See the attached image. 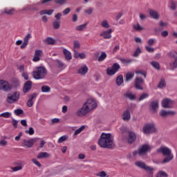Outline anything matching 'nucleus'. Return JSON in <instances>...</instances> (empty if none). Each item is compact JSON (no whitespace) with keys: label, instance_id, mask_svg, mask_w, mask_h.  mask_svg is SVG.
Masks as SVG:
<instances>
[{"label":"nucleus","instance_id":"obj_1","mask_svg":"<svg viewBox=\"0 0 177 177\" xmlns=\"http://www.w3.org/2000/svg\"><path fill=\"white\" fill-rule=\"evenodd\" d=\"M97 107V103L96 100L93 98L88 99L86 102L83 104L82 107L80 108L76 113L77 117H84L91 113L92 110H95Z\"/></svg>","mask_w":177,"mask_h":177},{"label":"nucleus","instance_id":"obj_2","mask_svg":"<svg viewBox=\"0 0 177 177\" xmlns=\"http://www.w3.org/2000/svg\"><path fill=\"white\" fill-rule=\"evenodd\" d=\"M98 145L100 147H103L104 149H113L115 145L114 139L111 133H102L98 140Z\"/></svg>","mask_w":177,"mask_h":177},{"label":"nucleus","instance_id":"obj_3","mask_svg":"<svg viewBox=\"0 0 177 177\" xmlns=\"http://www.w3.org/2000/svg\"><path fill=\"white\" fill-rule=\"evenodd\" d=\"M157 153H162L164 156H167L165 157L162 164H167V162H169V161H172L174 160V154H172V151L171 149L167 147H160L156 150Z\"/></svg>","mask_w":177,"mask_h":177},{"label":"nucleus","instance_id":"obj_4","mask_svg":"<svg viewBox=\"0 0 177 177\" xmlns=\"http://www.w3.org/2000/svg\"><path fill=\"white\" fill-rule=\"evenodd\" d=\"M48 71L45 67H37L32 73L35 80H42L46 76Z\"/></svg>","mask_w":177,"mask_h":177},{"label":"nucleus","instance_id":"obj_5","mask_svg":"<svg viewBox=\"0 0 177 177\" xmlns=\"http://www.w3.org/2000/svg\"><path fill=\"white\" fill-rule=\"evenodd\" d=\"M142 132L145 135H151L153 133H157L158 129L156 127V124L153 122L146 124L142 128Z\"/></svg>","mask_w":177,"mask_h":177},{"label":"nucleus","instance_id":"obj_6","mask_svg":"<svg viewBox=\"0 0 177 177\" xmlns=\"http://www.w3.org/2000/svg\"><path fill=\"white\" fill-rule=\"evenodd\" d=\"M119 130L122 134L127 133V140L129 145H132V143H133V131L124 126L119 128Z\"/></svg>","mask_w":177,"mask_h":177},{"label":"nucleus","instance_id":"obj_7","mask_svg":"<svg viewBox=\"0 0 177 177\" xmlns=\"http://www.w3.org/2000/svg\"><path fill=\"white\" fill-rule=\"evenodd\" d=\"M13 89V85L10 84L6 80H0V91H3V92H10Z\"/></svg>","mask_w":177,"mask_h":177},{"label":"nucleus","instance_id":"obj_8","mask_svg":"<svg viewBox=\"0 0 177 177\" xmlns=\"http://www.w3.org/2000/svg\"><path fill=\"white\" fill-rule=\"evenodd\" d=\"M149 151H151V147L149 144H144L138 149V154L139 156H146Z\"/></svg>","mask_w":177,"mask_h":177},{"label":"nucleus","instance_id":"obj_9","mask_svg":"<svg viewBox=\"0 0 177 177\" xmlns=\"http://www.w3.org/2000/svg\"><path fill=\"white\" fill-rule=\"evenodd\" d=\"M19 99H20V93L16 91L8 95L7 102L8 103H15V102H17Z\"/></svg>","mask_w":177,"mask_h":177},{"label":"nucleus","instance_id":"obj_10","mask_svg":"<svg viewBox=\"0 0 177 177\" xmlns=\"http://www.w3.org/2000/svg\"><path fill=\"white\" fill-rule=\"evenodd\" d=\"M143 85H145V80L140 76H137L135 79L134 86L136 89L143 91Z\"/></svg>","mask_w":177,"mask_h":177},{"label":"nucleus","instance_id":"obj_11","mask_svg":"<svg viewBox=\"0 0 177 177\" xmlns=\"http://www.w3.org/2000/svg\"><path fill=\"white\" fill-rule=\"evenodd\" d=\"M174 104H175V101L171 98H164L162 101V107L163 109H172Z\"/></svg>","mask_w":177,"mask_h":177},{"label":"nucleus","instance_id":"obj_12","mask_svg":"<svg viewBox=\"0 0 177 177\" xmlns=\"http://www.w3.org/2000/svg\"><path fill=\"white\" fill-rule=\"evenodd\" d=\"M38 140L37 138H31L30 140H23L22 146L23 147H26L27 149L31 148L32 146Z\"/></svg>","mask_w":177,"mask_h":177},{"label":"nucleus","instance_id":"obj_13","mask_svg":"<svg viewBox=\"0 0 177 177\" xmlns=\"http://www.w3.org/2000/svg\"><path fill=\"white\" fill-rule=\"evenodd\" d=\"M149 111L154 114L158 109V100H153L149 103Z\"/></svg>","mask_w":177,"mask_h":177},{"label":"nucleus","instance_id":"obj_14","mask_svg":"<svg viewBox=\"0 0 177 177\" xmlns=\"http://www.w3.org/2000/svg\"><path fill=\"white\" fill-rule=\"evenodd\" d=\"M176 114V111H167L165 109H162L160 111L159 115L160 117H162L163 118H165L168 117L169 115H175Z\"/></svg>","mask_w":177,"mask_h":177},{"label":"nucleus","instance_id":"obj_15","mask_svg":"<svg viewBox=\"0 0 177 177\" xmlns=\"http://www.w3.org/2000/svg\"><path fill=\"white\" fill-rule=\"evenodd\" d=\"M131 111H132V107H129L122 114V120L128 122L131 120Z\"/></svg>","mask_w":177,"mask_h":177},{"label":"nucleus","instance_id":"obj_16","mask_svg":"<svg viewBox=\"0 0 177 177\" xmlns=\"http://www.w3.org/2000/svg\"><path fill=\"white\" fill-rule=\"evenodd\" d=\"M111 32H113L112 29L104 30L100 33V37H103L104 39H110L111 38Z\"/></svg>","mask_w":177,"mask_h":177},{"label":"nucleus","instance_id":"obj_17","mask_svg":"<svg viewBox=\"0 0 177 177\" xmlns=\"http://www.w3.org/2000/svg\"><path fill=\"white\" fill-rule=\"evenodd\" d=\"M118 70H120V67H108L106 68V74L109 75V77H112V75L116 74Z\"/></svg>","mask_w":177,"mask_h":177},{"label":"nucleus","instance_id":"obj_18","mask_svg":"<svg viewBox=\"0 0 177 177\" xmlns=\"http://www.w3.org/2000/svg\"><path fill=\"white\" fill-rule=\"evenodd\" d=\"M31 88H32V82H31V81L26 82L23 88L24 93L30 92V91H31Z\"/></svg>","mask_w":177,"mask_h":177},{"label":"nucleus","instance_id":"obj_19","mask_svg":"<svg viewBox=\"0 0 177 177\" xmlns=\"http://www.w3.org/2000/svg\"><path fill=\"white\" fill-rule=\"evenodd\" d=\"M145 171L147 172V177H153L154 175V168L151 167L150 166L147 165L145 169H144Z\"/></svg>","mask_w":177,"mask_h":177},{"label":"nucleus","instance_id":"obj_20","mask_svg":"<svg viewBox=\"0 0 177 177\" xmlns=\"http://www.w3.org/2000/svg\"><path fill=\"white\" fill-rule=\"evenodd\" d=\"M44 53L41 50H36L35 52V55L33 57V62H39L41 56H42Z\"/></svg>","mask_w":177,"mask_h":177},{"label":"nucleus","instance_id":"obj_21","mask_svg":"<svg viewBox=\"0 0 177 177\" xmlns=\"http://www.w3.org/2000/svg\"><path fill=\"white\" fill-rule=\"evenodd\" d=\"M168 56L169 57H174L175 60L172 64H170L171 67H177V57L175 55V53L174 51H170L168 53Z\"/></svg>","mask_w":177,"mask_h":177},{"label":"nucleus","instance_id":"obj_22","mask_svg":"<svg viewBox=\"0 0 177 177\" xmlns=\"http://www.w3.org/2000/svg\"><path fill=\"white\" fill-rule=\"evenodd\" d=\"M149 15L155 20H158V19H160V15L154 10H149Z\"/></svg>","mask_w":177,"mask_h":177},{"label":"nucleus","instance_id":"obj_23","mask_svg":"<svg viewBox=\"0 0 177 177\" xmlns=\"http://www.w3.org/2000/svg\"><path fill=\"white\" fill-rule=\"evenodd\" d=\"M115 83L118 86H121L124 84V76L119 75L115 79Z\"/></svg>","mask_w":177,"mask_h":177},{"label":"nucleus","instance_id":"obj_24","mask_svg":"<svg viewBox=\"0 0 177 177\" xmlns=\"http://www.w3.org/2000/svg\"><path fill=\"white\" fill-rule=\"evenodd\" d=\"M63 53L66 60H71V59H73V56L71 55V52H70L68 50L64 48Z\"/></svg>","mask_w":177,"mask_h":177},{"label":"nucleus","instance_id":"obj_25","mask_svg":"<svg viewBox=\"0 0 177 177\" xmlns=\"http://www.w3.org/2000/svg\"><path fill=\"white\" fill-rule=\"evenodd\" d=\"M136 167L138 168H141V169H145L146 167H147V165L143 161H137L135 162Z\"/></svg>","mask_w":177,"mask_h":177},{"label":"nucleus","instance_id":"obj_26","mask_svg":"<svg viewBox=\"0 0 177 177\" xmlns=\"http://www.w3.org/2000/svg\"><path fill=\"white\" fill-rule=\"evenodd\" d=\"M3 13L12 16V15H15V8H4Z\"/></svg>","mask_w":177,"mask_h":177},{"label":"nucleus","instance_id":"obj_27","mask_svg":"<svg viewBox=\"0 0 177 177\" xmlns=\"http://www.w3.org/2000/svg\"><path fill=\"white\" fill-rule=\"evenodd\" d=\"M78 74H81V75H85L86 73H88V67H81L77 70Z\"/></svg>","mask_w":177,"mask_h":177},{"label":"nucleus","instance_id":"obj_28","mask_svg":"<svg viewBox=\"0 0 177 177\" xmlns=\"http://www.w3.org/2000/svg\"><path fill=\"white\" fill-rule=\"evenodd\" d=\"M167 86V82H165V79L162 78L158 84V88L160 89H162V88Z\"/></svg>","mask_w":177,"mask_h":177},{"label":"nucleus","instance_id":"obj_29","mask_svg":"<svg viewBox=\"0 0 177 177\" xmlns=\"http://www.w3.org/2000/svg\"><path fill=\"white\" fill-rule=\"evenodd\" d=\"M41 91L43 93H49V92H50V87L49 86L44 85L41 86Z\"/></svg>","mask_w":177,"mask_h":177},{"label":"nucleus","instance_id":"obj_30","mask_svg":"<svg viewBox=\"0 0 177 177\" xmlns=\"http://www.w3.org/2000/svg\"><path fill=\"white\" fill-rule=\"evenodd\" d=\"M107 57V54L105 52H102L100 55L98 57V62H104Z\"/></svg>","mask_w":177,"mask_h":177},{"label":"nucleus","instance_id":"obj_31","mask_svg":"<svg viewBox=\"0 0 177 177\" xmlns=\"http://www.w3.org/2000/svg\"><path fill=\"white\" fill-rule=\"evenodd\" d=\"M120 61L124 66H127V64H131V63H132V59H129L120 58Z\"/></svg>","mask_w":177,"mask_h":177},{"label":"nucleus","instance_id":"obj_32","mask_svg":"<svg viewBox=\"0 0 177 177\" xmlns=\"http://www.w3.org/2000/svg\"><path fill=\"white\" fill-rule=\"evenodd\" d=\"M132 78H133V73H128L124 76V80H125L126 82H129V81H131V80H132Z\"/></svg>","mask_w":177,"mask_h":177},{"label":"nucleus","instance_id":"obj_33","mask_svg":"<svg viewBox=\"0 0 177 177\" xmlns=\"http://www.w3.org/2000/svg\"><path fill=\"white\" fill-rule=\"evenodd\" d=\"M49 157V154L47 152H40L37 156V158H48Z\"/></svg>","mask_w":177,"mask_h":177},{"label":"nucleus","instance_id":"obj_34","mask_svg":"<svg viewBox=\"0 0 177 177\" xmlns=\"http://www.w3.org/2000/svg\"><path fill=\"white\" fill-rule=\"evenodd\" d=\"M88 25L87 23L82 24V25H79L75 28L76 31H84L86 28V26Z\"/></svg>","mask_w":177,"mask_h":177},{"label":"nucleus","instance_id":"obj_35","mask_svg":"<svg viewBox=\"0 0 177 177\" xmlns=\"http://www.w3.org/2000/svg\"><path fill=\"white\" fill-rule=\"evenodd\" d=\"M45 42H46L48 45H55L56 41L52 37H47Z\"/></svg>","mask_w":177,"mask_h":177},{"label":"nucleus","instance_id":"obj_36","mask_svg":"<svg viewBox=\"0 0 177 177\" xmlns=\"http://www.w3.org/2000/svg\"><path fill=\"white\" fill-rule=\"evenodd\" d=\"M84 129H85V126H84V125L81 126L79 129H77L76 131H75L74 136H77V135H80V133H81V132H82V131H84Z\"/></svg>","mask_w":177,"mask_h":177},{"label":"nucleus","instance_id":"obj_37","mask_svg":"<svg viewBox=\"0 0 177 177\" xmlns=\"http://www.w3.org/2000/svg\"><path fill=\"white\" fill-rule=\"evenodd\" d=\"M156 177H168V174L164 171H160L157 173Z\"/></svg>","mask_w":177,"mask_h":177},{"label":"nucleus","instance_id":"obj_38","mask_svg":"<svg viewBox=\"0 0 177 177\" xmlns=\"http://www.w3.org/2000/svg\"><path fill=\"white\" fill-rule=\"evenodd\" d=\"M134 30H136V31H143V30H145V28H143V26H140V24H137L136 26H133Z\"/></svg>","mask_w":177,"mask_h":177},{"label":"nucleus","instance_id":"obj_39","mask_svg":"<svg viewBox=\"0 0 177 177\" xmlns=\"http://www.w3.org/2000/svg\"><path fill=\"white\" fill-rule=\"evenodd\" d=\"M101 26L103 28H110V25L109 24V21L107 20H104L101 22Z\"/></svg>","mask_w":177,"mask_h":177},{"label":"nucleus","instance_id":"obj_40","mask_svg":"<svg viewBox=\"0 0 177 177\" xmlns=\"http://www.w3.org/2000/svg\"><path fill=\"white\" fill-rule=\"evenodd\" d=\"M54 30H59L60 28V21H55L53 23Z\"/></svg>","mask_w":177,"mask_h":177},{"label":"nucleus","instance_id":"obj_41","mask_svg":"<svg viewBox=\"0 0 177 177\" xmlns=\"http://www.w3.org/2000/svg\"><path fill=\"white\" fill-rule=\"evenodd\" d=\"M125 97H127V99H130V100H133V94H132V92L127 91L124 94Z\"/></svg>","mask_w":177,"mask_h":177},{"label":"nucleus","instance_id":"obj_42","mask_svg":"<svg viewBox=\"0 0 177 177\" xmlns=\"http://www.w3.org/2000/svg\"><path fill=\"white\" fill-rule=\"evenodd\" d=\"M11 169L14 172H17V171H21V169H23V166L21 165H19L18 166H16V167H11Z\"/></svg>","mask_w":177,"mask_h":177},{"label":"nucleus","instance_id":"obj_43","mask_svg":"<svg viewBox=\"0 0 177 177\" xmlns=\"http://www.w3.org/2000/svg\"><path fill=\"white\" fill-rule=\"evenodd\" d=\"M14 113L15 115H21V114H24V111L21 109H17L14 110Z\"/></svg>","mask_w":177,"mask_h":177},{"label":"nucleus","instance_id":"obj_44","mask_svg":"<svg viewBox=\"0 0 177 177\" xmlns=\"http://www.w3.org/2000/svg\"><path fill=\"white\" fill-rule=\"evenodd\" d=\"M147 97H149V94L146 93H143L139 97V102H142V100H145Z\"/></svg>","mask_w":177,"mask_h":177},{"label":"nucleus","instance_id":"obj_45","mask_svg":"<svg viewBox=\"0 0 177 177\" xmlns=\"http://www.w3.org/2000/svg\"><path fill=\"white\" fill-rule=\"evenodd\" d=\"M12 113L10 112H4L0 114V117H3L4 118H10Z\"/></svg>","mask_w":177,"mask_h":177},{"label":"nucleus","instance_id":"obj_46","mask_svg":"<svg viewBox=\"0 0 177 177\" xmlns=\"http://www.w3.org/2000/svg\"><path fill=\"white\" fill-rule=\"evenodd\" d=\"M136 74H140V75H143L144 78H146V77H147V73L144 71H136Z\"/></svg>","mask_w":177,"mask_h":177},{"label":"nucleus","instance_id":"obj_47","mask_svg":"<svg viewBox=\"0 0 177 177\" xmlns=\"http://www.w3.org/2000/svg\"><path fill=\"white\" fill-rule=\"evenodd\" d=\"M140 53H142V50H140V48L138 47L133 53L134 57H138Z\"/></svg>","mask_w":177,"mask_h":177},{"label":"nucleus","instance_id":"obj_48","mask_svg":"<svg viewBox=\"0 0 177 177\" xmlns=\"http://www.w3.org/2000/svg\"><path fill=\"white\" fill-rule=\"evenodd\" d=\"M68 138V136H61L58 140L59 143H63V142H65V140H67Z\"/></svg>","mask_w":177,"mask_h":177},{"label":"nucleus","instance_id":"obj_49","mask_svg":"<svg viewBox=\"0 0 177 177\" xmlns=\"http://www.w3.org/2000/svg\"><path fill=\"white\" fill-rule=\"evenodd\" d=\"M176 7H177V2L175 1H171V6H170L171 9L172 10H175V9H176Z\"/></svg>","mask_w":177,"mask_h":177},{"label":"nucleus","instance_id":"obj_50","mask_svg":"<svg viewBox=\"0 0 177 177\" xmlns=\"http://www.w3.org/2000/svg\"><path fill=\"white\" fill-rule=\"evenodd\" d=\"M35 131H34V128L30 127L28 130L26 131V133H28L29 135H34Z\"/></svg>","mask_w":177,"mask_h":177},{"label":"nucleus","instance_id":"obj_51","mask_svg":"<svg viewBox=\"0 0 177 177\" xmlns=\"http://www.w3.org/2000/svg\"><path fill=\"white\" fill-rule=\"evenodd\" d=\"M31 34L28 33L24 39V42H26V44H28V41L30 40V38H31Z\"/></svg>","mask_w":177,"mask_h":177},{"label":"nucleus","instance_id":"obj_52","mask_svg":"<svg viewBox=\"0 0 177 177\" xmlns=\"http://www.w3.org/2000/svg\"><path fill=\"white\" fill-rule=\"evenodd\" d=\"M31 34L28 33L24 39V42H26V44H28V41L30 40V38H31Z\"/></svg>","mask_w":177,"mask_h":177},{"label":"nucleus","instance_id":"obj_53","mask_svg":"<svg viewBox=\"0 0 177 177\" xmlns=\"http://www.w3.org/2000/svg\"><path fill=\"white\" fill-rule=\"evenodd\" d=\"M145 49L147 52H149V53H153L154 52V49L149 46H146Z\"/></svg>","mask_w":177,"mask_h":177},{"label":"nucleus","instance_id":"obj_54","mask_svg":"<svg viewBox=\"0 0 177 177\" xmlns=\"http://www.w3.org/2000/svg\"><path fill=\"white\" fill-rule=\"evenodd\" d=\"M73 45H74V48L75 49H80V41H73Z\"/></svg>","mask_w":177,"mask_h":177},{"label":"nucleus","instance_id":"obj_55","mask_svg":"<svg viewBox=\"0 0 177 177\" xmlns=\"http://www.w3.org/2000/svg\"><path fill=\"white\" fill-rule=\"evenodd\" d=\"M123 15H124V11H121L118 12L116 16V21H118V20H120V19L122 18Z\"/></svg>","mask_w":177,"mask_h":177},{"label":"nucleus","instance_id":"obj_56","mask_svg":"<svg viewBox=\"0 0 177 177\" xmlns=\"http://www.w3.org/2000/svg\"><path fill=\"white\" fill-rule=\"evenodd\" d=\"M155 42H156V39H149L147 41V44L149 46H151L152 45H153Z\"/></svg>","mask_w":177,"mask_h":177},{"label":"nucleus","instance_id":"obj_57","mask_svg":"<svg viewBox=\"0 0 177 177\" xmlns=\"http://www.w3.org/2000/svg\"><path fill=\"white\" fill-rule=\"evenodd\" d=\"M107 175V174H106V171H100V173H98L97 174V176H100V177H106Z\"/></svg>","mask_w":177,"mask_h":177},{"label":"nucleus","instance_id":"obj_58","mask_svg":"<svg viewBox=\"0 0 177 177\" xmlns=\"http://www.w3.org/2000/svg\"><path fill=\"white\" fill-rule=\"evenodd\" d=\"M55 2L59 5H64V3H66V0H55Z\"/></svg>","mask_w":177,"mask_h":177},{"label":"nucleus","instance_id":"obj_59","mask_svg":"<svg viewBox=\"0 0 177 177\" xmlns=\"http://www.w3.org/2000/svg\"><path fill=\"white\" fill-rule=\"evenodd\" d=\"M34 104V101H32V100H28L27 102V106L28 107H32Z\"/></svg>","mask_w":177,"mask_h":177},{"label":"nucleus","instance_id":"obj_60","mask_svg":"<svg viewBox=\"0 0 177 177\" xmlns=\"http://www.w3.org/2000/svg\"><path fill=\"white\" fill-rule=\"evenodd\" d=\"M23 136V133L20 132L15 138V140L17 142H19V140H20V138H21Z\"/></svg>","mask_w":177,"mask_h":177},{"label":"nucleus","instance_id":"obj_61","mask_svg":"<svg viewBox=\"0 0 177 177\" xmlns=\"http://www.w3.org/2000/svg\"><path fill=\"white\" fill-rule=\"evenodd\" d=\"M151 66H152V67H160V64L157 62H151Z\"/></svg>","mask_w":177,"mask_h":177},{"label":"nucleus","instance_id":"obj_62","mask_svg":"<svg viewBox=\"0 0 177 177\" xmlns=\"http://www.w3.org/2000/svg\"><path fill=\"white\" fill-rule=\"evenodd\" d=\"M0 146H8V141L5 140H1L0 141Z\"/></svg>","mask_w":177,"mask_h":177},{"label":"nucleus","instance_id":"obj_63","mask_svg":"<svg viewBox=\"0 0 177 177\" xmlns=\"http://www.w3.org/2000/svg\"><path fill=\"white\" fill-rule=\"evenodd\" d=\"M92 12H93V9L92 8H89L85 10V13H87V15H92Z\"/></svg>","mask_w":177,"mask_h":177},{"label":"nucleus","instance_id":"obj_64","mask_svg":"<svg viewBox=\"0 0 177 177\" xmlns=\"http://www.w3.org/2000/svg\"><path fill=\"white\" fill-rule=\"evenodd\" d=\"M32 161L33 163H35L37 165V167H41V163H39L37 160V159H32Z\"/></svg>","mask_w":177,"mask_h":177}]
</instances>
